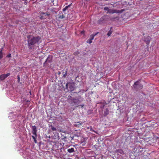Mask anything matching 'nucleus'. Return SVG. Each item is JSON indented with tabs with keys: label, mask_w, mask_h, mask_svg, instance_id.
Returning <instances> with one entry per match:
<instances>
[{
	"label": "nucleus",
	"mask_w": 159,
	"mask_h": 159,
	"mask_svg": "<svg viewBox=\"0 0 159 159\" xmlns=\"http://www.w3.org/2000/svg\"><path fill=\"white\" fill-rule=\"evenodd\" d=\"M91 129H90V130L91 131H92V128H91Z\"/></svg>",
	"instance_id": "36"
},
{
	"label": "nucleus",
	"mask_w": 159,
	"mask_h": 159,
	"mask_svg": "<svg viewBox=\"0 0 159 159\" xmlns=\"http://www.w3.org/2000/svg\"><path fill=\"white\" fill-rule=\"evenodd\" d=\"M94 36L92 34L90 35L89 39L91 40H93L94 39Z\"/></svg>",
	"instance_id": "25"
},
{
	"label": "nucleus",
	"mask_w": 159,
	"mask_h": 159,
	"mask_svg": "<svg viewBox=\"0 0 159 159\" xmlns=\"http://www.w3.org/2000/svg\"><path fill=\"white\" fill-rule=\"evenodd\" d=\"M84 32L83 31H82V32H81V33H83Z\"/></svg>",
	"instance_id": "37"
},
{
	"label": "nucleus",
	"mask_w": 159,
	"mask_h": 159,
	"mask_svg": "<svg viewBox=\"0 0 159 159\" xmlns=\"http://www.w3.org/2000/svg\"><path fill=\"white\" fill-rule=\"evenodd\" d=\"M112 31L110 30L108 32L107 35L108 36H110L112 33Z\"/></svg>",
	"instance_id": "20"
},
{
	"label": "nucleus",
	"mask_w": 159,
	"mask_h": 159,
	"mask_svg": "<svg viewBox=\"0 0 159 159\" xmlns=\"http://www.w3.org/2000/svg\"><path fill=\"white\" fill-rule=\"evenodd\" d=\"M106 16H104L100 18V19L98 20V23L99 24H101L104 23L105 21L106 20Z\"/></svg>",
	"instance_id": "8"
},
{
	"label": "nucleus",
	"mask_w": 159,
	"mask_h": 159,
	"mask_svg": "<svg viewBox=\"0 0 159 159\" xmlns=\"http://www.w3.org/2000/svg\"><path fill=\"white\" fill-rule=\"evenodd\" d=\"M32 138H33V139H34V142L35 143H37V140H36V137H35V136H33V135H32Z\"/></svg>",
	"instance_id": "21"
},
{
	"label": "nucleus",
	"mask_w": 159,
	"mask_h": 159,
	"mask_svg": "<svg viewBox=\"0 0 159 159\" xmlns=\"http://www.w3.org/2000/svg\"><path fill=\"white\" fill-rule=\"evenodd\" d=\"M65 11H60L59 12L58 15V18L59 19H62L64 18H65V16L63 14V13H64Z\"/></svg>",
	"instance_id": "7"
},
{
	"label": "nucleus",
	"mask_w": 159,
	"mask_h": 159,
	"mask_svg": "<svg viewBox=\"0 0 159 159\" xmlns=\"http://www.w3.org/2000/svg\"><path fill=\"white\" fill-rule=\"evenodd\" d=\"M32 133L35 136V137H37V129L36 126L35 125L32 126Z\"/></svg>",
	"instance_id": "6"
},
{
	"label": "nucleus",
	"mask_w": 159,
	"mask_h": 159,
	"mask_svg": "<svg viewBox=\"0 0 159 159\" xmlns=\"http://www.w3.org/2000/svg\"><path fill=\"white\" fill-rule=\"evenodd\" d=\"M121 10H124V9H121Z\"/></svg>",
	"instance_id": "38"
},
{
	"label": "nucleus",
	"mask_w": 159,
	"mask_h": 159,
	"mask_svg": "<svg viewBox=\"0 0 159 159\" xmlns=\"http://www.w3.org/2000/svg\"><path fill=\"white\" fill-rule=\"evenodd\" d=\"M72 4V3L70 4L69 5L66 6L62 10H66L67 9H68L69 7H70L71 6V5Z\"/></svg>",
	"instance_id": "18"
},
{
	"label": "nucleus",
	"mask_w": 159,
	"mask_h": 159,
	"mask_svg": "<svg viewBox=\"0 0 159 159\" xmlns=\"http://www.w3.org/2000/svg\"><path fill=\"white\" fill-rule=\"evenodd\" d=\"M61 74V72H60V71H58V75H60Z\"/></svg>",
	"instance_id": "34"
},
{
	"label": "nucleus",
	"mask_w": 159,
	"mask_h": 159,
	"mask_svg": "<svg viewBox=\"0 0 159 159\" xmlns=\"http://www.w3.org/2000/svg\"><path fill=\"white\" fill-rule=\"evenodd\" d=\"M103 6L102 5H99V8L98 9V10H100V8L101 9H102L103 8ZM104 10H113V9H110L108 7H104Z\"/></svg>",
	"instance_id": "11"
},
{
	"label": "nucleus",
	"mask_w": 159,
	"mask_h": 159,
	"mask_svg": "<svg viewBox=\"0 0 159 159\" xmlns=\"http://www.w3.org/2000/svg\"><path fill=\"white\" fill-rule=\"evenodd\" d=\"M67 151L69 153H73L75 152L74 148H70V147H68L67 150Z\"/></svg>",
	"instance_id": "10"
},
{
	"label": "nucleus",
	"mask_w": 159,
	"mask_h": 159,
	"mask_svg": "<svg viewBox=\"0 0 159 159\" xmlns=\"http://www.w3.org/2000/svg\"><path fill=\"white\" fill-rule=\"evenodd\" d=\"M148 40L147 41H146V40H145V42H146V43L147 44H148L150 42V37H148Z\"/></svg>",
	"instance_id": "22"
},
{
	"label": "nucleus",
	"mask_w": 159,
	"mask_h": 159,
	"mask_svg": "<svg viewBox=\"0 0 159 159\" xmlns=\"http://www.w3.org/2000/svg\"><path fill=\"white\" fill-rule=\"evenodd\" d=\"M79 52H75L74 53V54L75 55H78V54H79Z\"/></svg>",
	"instance_id": "30"
},
{
	"label": "nucleus",
	"mask_w": 159,
	"mask_h": 159,
	"mask_svg": "<svg viewBox=\"0 0 159 159\" xmlns=\"http://www.w3.org/2000/svg\"><path fill=\"white\" fill-rule=\"evenodd\" d=\"M108 11V12H107V13H110L111 12V11ZM113 12H111V13L112 14L113 13H118V12H121L122 11H116V10H115V11H112Z\"/></svg>",
	"instance_id": "16"
},
{
	"label": "nucleus",
	"mask_w": 159,
	"mask_h": 159,
	"mask_svg": "<svg viewBox=\"0 0 159 159\" xmlns=\"http://www.w3.org/2000/svg\"><path fill=\"white\" fill-rule=\"evenodd\" d=\"M100 103L102 104V105L101 106V107L102 108H103L106 105V102L105 101H104L102 102H100Z\"/></svg>",
	"instance_id": "17"
},
{
	"label": "nucleus",
	"mask_w": 159,
	"mask_h": 159,
	"mask_svg": "<svg viewBox=\"0 0 159 159\" xmlns=\"http://www.w3.org/2000/svg\"><path fill=\"white\" fill-rule=\"evenodd\" d=\"M133 86L134 89L136 91L140 90L143 88V85L140 84L139 81H136Z\"/></svg>",
	"instance_id": "3"
},
{
	"label": "nucleus",
	"mask_w": 159,
	"mask_h": 159,
	"mask_svg": "<svg viewBox=\"0 0 159 159\" xmlns=\"http://www.w3.org/2000/svg\"><path fill=\"white\" fill-rule=\"evenodd\" d=\"M17 79H18V82H19L20 81V76L19 75H18L17 76Z\"/></svg>",
	"instance_id": "27"
},
{
	"label": "nucleus",
	"mask_w": 159,
	"mask_h": 159,
	"mask_svg": "<svg viewBox=\"0 0 159 159\" xmlns=\"http://www.w3.org/2000/svg\"><path fill=\"white\" fill-rule=\"evenodd\" d=\"M66 86L67 88H69V89L71 92L74 90L75 88L74 86V85L71 83H67L66 84Z\"/></svg>",
	"instance_id": "5"
},
{
	"label": "nucleus",
	"mask_w": 159,
	"mask_h": 159,
	"mask_svg": "<svg viewBox=\"0 0 159 159\" xmlns=\"http://www.w3.org/2000/svg\"><path fill=\"white\" fill-rule=\"evenodd\" d=\"M116 152L119 153L121 154H125L124 151L121 149L116 150Z\"/></svg>",
	"instance_id": "14"
},
{
	"label": "nucleus",
	"mask_w": 159,
	"mask_h": 159,
	"mask_svg": "<svg viewBox=\"0 0 159 159\" xmlns=\"http://www.w3.org/2000/svg\"><path fill=\"white\" fill-rule=\"evenodd\" d=\"M10 75V73H7L6 74H3L0 75V80H4L7 76Z\"/></svg>",
	"instance_id": "9"
},
{
	"label": "nucleus",
	"mask_w": 159,
	"mask_h": 159,
	"mask_svg": "<svg viewBox=\"0 0 159 159\" xmlns=\"http://www.w3.org/2000/svg\"><path fill=\"white\" fill-rule=\"evenodd\" d=\"M11 54H9L8 55H7V57H11Z\"/></svg>",
	"instance_id": "29"
},
{
	"label": "nucleus",
	"mask_w": 159,
	"mask_h": 159,
	"mask_svg": "<svg viewBox=\"0 0 159 159\" xmlns=\"http://www.w3.org/2000/svg\"><path fill=\"white\" fill-rule=\"evenodd\" d=\"M83 123L82 122L80 123V122H76L75 123V125L76 126H79L80 125H82Z\"/></svg>",
	"instance_id": "19"
},
{
	"label": "nucleus",
	"mask_w": 159,
	"mask_h": 159,
	"mask_svg": "<svg viewBox=\"0 0 159 159\" xmlns=\"http://www.w3.org/2000/svg\"><path fill=\"white\" fill-rule=\"evenodd\" d=\"M3 57L2 52V50L0 51V59Z\"/></svg>",
	"instance_id": "23"
},
{
	"label": "nucleus",
	"mask_w": 159,
	"mask_h": 159,
	"mask_svg": "<svg viewBox=\"0 0 159 159\" xmlns=\"http://www.w3.org/2000/svg\"><path fill=\"white\" fill-rule=\"evenodd\" d=\"M66 72L65 74H63V76L64 78L66 77Z\"/></svg>",
	"instance_id": "33"
},
{
	"label": "nucleus",
	"mask_w": 159,
	"mask_h": 159,
	"mask_svg": "<svg viewBox=\"0 0 159 159\" xmlns=\"http://www.w3.org/2000/svg\"><path fill=\"white\" fill-rule=\"evenodd\" d=\"M84 106V104L80 105H78V107L79 106V107H81L82 108Z\"/></svg>",
	"instance_id": "28"
},
{
	"label": "nucleus",
	"mask_w": 159,
	"mask_h": 159,
	"mask_svg": "<svg viewBox=\"0 0 159 159\" xmlns=\"http://www.w3.org/2000/svg\"><path fill=\"white\" fill-rule=\"evenodd\" d=\"M50 14L46 13H41L40 14V18L41 19H46L47 18L49 17Z\"/></svg>",
	"instance_id": "4"
},
{
	"label": "nucleus",
	"mask_w": 159,
	"mask_h": 159,
	"mask_svg": "<svg viewBox=\"0 0 159 159\" xmlns=\"http://www.w3.org/2000/svg\"><path fill=\"white\" fill-rule=\"evenodd\" d=\"M68 102L72 107H77L80 103V100L77 98H72L71 96H68L67 98Z\"/></svg>",
	"instance_id": "2"
},
{
	"label": "nucleus",
	"mask_w": 159,
	"mask_h": 159,
	"mask_svg": "<svg viewBox=\"0 0 159 159\" xmlns=\"http://www.w3.org/2000/svg\"><path fill=\"white\" fill-rule=\"evenodd\" d=\"M27 2H28V1L27 0H25V2H24V3L25 4H26L27 3Z\"/></svg>",
	"instance_id": "32"
},
{
	"label": "nucleus",
	"mask_w": 159,
	"mask_h": 159,
	"mask_svg": "<svg viewBox=\"0 0 159 159\" xmlns=\"http://www.w3.org/2000/svg\"><path fill=\"white\" fill-rule=\"evenodd\" d=\"M109 114V110L108 108H106L104 111L103 115L104 116H106Z\"/></svg>",
	"instance_id": "13"
},
{
	"label": "nucleus",
	"mask_w": 159,
	"mask_h": 159,
	"mask_svg": "<svg viewBox=\"0 0 159 159\" xmlns=\"http://www.w3.org/2000/svg\"><path fill=\"white\" fill-rule=\"evenodd\" d=\"M99 33L98 32H97V33H96L95 34H92L93 36H94V37L98 33Z\"/></svg>",
	"instance_id": "31"
},
{
	"label": "nucleus",
	"mask_w": 159,
	"mask_h": 159,
	"mask_svg": "<svg viewBox=\"0 0 159 159\" xmlns=\"http://www.w3.org/2000/svg\"><path fill=\"white\" fill-rule=\"evenodd\" d=\"M3 48H2L1 49V50H2H2H3Z\"/></svg>",
	"instance_id": "35"
},
{
	"label": "nucleus",
	"mask_w": 159,
	"mask_h": 159,
	"mask_svg": "<svg viewBox=\"0 0 159 159\" xmlns=\"http://www.w3.org/2000/svg\"><path fill=\"white\" fill-rule=\"evenodd\" d=\"M51 59H50L49 57H48L46 59V61L44 63L43 65L44 66H45L47 63H50L51 62Z\"/></svg>",
	"instance_id": "12"
},
{
	"label": "nucleus",
	"mask_w": 159,
	"mask_h": 159,
	"mask_svg": "<svg viewBox=\"0 0 159 159\" xmlns=\"http://www.w3.org/2000/svg\"><path fill=\"white\" fill-rule=\"evenodd\" d=\"M51 129L52 131H56V128L54 127L52 125L51 126Z\"/></svg>",
	"instance_id": "24"
},
{
	"label": "nucleus",
	"mask_w": 159,
	"mask_h": 159,
	"mask_svg": "<svg viewBox=\"0 0 159 159\" xmlns=\"http://www.w3.org/2000/svg\"><path fill=\"white\" fill-rule=\"evenodd\" d=\"M29 39L28 40V46L29 49H31V46L34 45L35 44L38 43L41 39V37L39 36L36 37L33 36L30 38L28 37Z\"/></svg>",
	"instance_id": "1"
},
{
	"label": "nucleus",
	"mask_w": 159,
	"mask_h": 159,
	"mask_svg": "<svg viewBox=\"0 0 159 159\" xmlns=\"http://www.w3.org/2000/svg\"><path fill=\"white\" fill-rule=\"evenodd\" d=\"M87 42L89 44H90L92 43V40H91L89 39L87 40Z\"/></svg>",
	"instance_id": "26"
},
{
	"label": "nucleus",
	"mask_w": 159,
	"mask_h": 159,
	"mask_svg": "<svg viewBox=\"0 0 159 159\" xmlns=\"http://www.w3.org/2000/svg\"><path fill=\"white\" fill-rule=\"evenodd\" d=\"M95 159H103L102 158V156L101 155H97L95 157Z\"/></svg>",
	"instance_id": "15"
}]
</instances>
